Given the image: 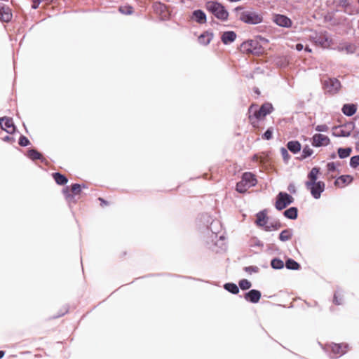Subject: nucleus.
I'll list each match as a JSON object with an SVG mask.
<instances>
[{
	"mask_svg": "<svg viewBox=\"0 0 359 359\" xmlns=\"http://www.w3.org/2000/svg\"><path fill=\"white\" fill-rule=\"evenodd\" d=\"M352 181L353 177L351 175H341L336 180L335 184L343 187L346 184H349Z\"/></svg>",
	"mask_w": 359,
	"mask_h": 359,
	"instance_id": "nucleus-16",
	"label": "nucleus"
},
{
	"mask_svg": "<svg viewBox=\"0 0 359 359\" xmlns=\"http://www.w3.org/2000/svg\"><path fill=\"white\" fill-rule=\"evenodd\" d=\"M250 51L252 53H255V54H259L260 53V51L259 50H256V48H255L254 50H250Z\"/></svg>",
	"mask_w": 359,
	"mask_h": 359,
	"instance_id": "nucleus-46",
	"label": "nucleus"
},
{
	"mask_svg": "<svg viewBox=\"0 0 359 359\" xmlns=\"http://www.w3.org/2000/svg\"><path fill=\"white\" fill-rule=\"evenodd\" d=\"M239 286L242 290H248L251 287V283L247 279H243L239 282Z\"/></svg>",
	"mask_w": 359,
	"mask_h": 359,
	"instance_id": "nucleus-31",
	"label": "nucleus"
},
{
	"mask_svg": "<svg viewBox=\"0 0 359 359\" xmlns=\"http://www.w3.org/2000/svg\"><path fill=\"white\" fill-rule=\"evenodd\" d=\"M352 151L351 148H339L338 149V155L340 158H345L350 156Z\"/></svg>",
	"mask_w": 359,
	"mask_h": 359,
	"instance_id": "nucleus-24",
	"label": "nucleus"
},
{
	"mask_svg": "<svg viewBox=\"0 0 359 359\" xmlns=\"http://www.w3.org/2000/svg\"><path fill=\"white\" fill-rule=\"evenodd\" d=\"M192 18L198 23H205L206 22V15L201 10L194 11Z\"/></svg>",
	"mask_w": 359,
	"mask_h": 359,
	"instance_id": "nucleus-18",
	"label": "nucleus"
},
{
	"mask_svg": "<svg viewBox=\"0 0 359 359\" xmlns=\"http://www.w3.org/2000/svg\"><path fill=\"white\" fill-rule=\"evenodd\" d=\"M267 222L268 217L264 210L257 214L256 224L259 226L264 227L266 231H271L273 226L268 225Z\"/></svg>",
	"mask_w": 359,
	"mask_h": 359,
	"instance_id": "nucleus-9",
	"label": "nucleus"
},
{
	"mask_svg": "<svg viewBox=\"0 0 359 359\" xmlns=\"http://www.w3.org/2000/svg\"><path fill=\"white\" fill-rule=\"evenodd\" d=\"M315 130L318 132H327L329 130V127L326 124L318 125Z\"/></svg>",
	"mask_w": 359,
	"mask_h": 359,
	"instance_id": "nucleus-35",
	"label": "nucleus"
},
{
	"mask_svg": "<svg viewBox=\"0 0 359 359\" xmlns=\"http://www.w3.org/2000/svg\"><path fill=\"white\" fill-rule=\"evenodd\" d=\"M246 271H248V272H254V273H257L258 272V268L257 266H249V267H247L245 269Z\"/></svg>",
	"mask_w": 359,
	"mask_h": 359,
	"instance_id": "nucleus-41",
	"label": "nucleus"
},
{
	"mask_svg": "<svg viewBox=\"0 0 359 359\" xmlns=\"http://www.w3.org/2000/svg\"><path fill=\"white\" fill-rule=\"evenodd\" d=\"M327 168L329 172H334L337 167L336 164L334 162H330L327 164Z\"/></svg>",
	"mask_w": 359,
	"mask_h": 359,
	"instance_id": "nucleus-39",
	"label": "nucleus"
},
{
	"mask_svg": "<svg viewBox=\"0 0 359 359\" xmlns=\"http://www.w3.org/2000/svg\"><path fill=\"white\" fill-rule=\"evenodd\" d=\"M334 302L336 304H340L341 302L338 300V294L336 293L334 297Z\"/></svg>",
	"mask_w": 359,
	"mask_h": 359,
	"instance_id": "nucleus-44",
	"label": "nucleus"
},
{
	"mask_svg": "<svg viewBox=\"0 0 359 359\" xmlns=\"http://www.w3.org/2000/svg\"><path fill=\"white\" fill-rule=\"evenodd\" d=\"M4 355V352L2 351H0V358H1Z\"/></svg>",
	"mask_w": 359,
	"mask_h": 359,
	"instance_id": "nucleus-48",
	"label": "nucleus"
},
{
	"mask_svg": "<svg viewBox=\"0 0 359 359\" xmlns=\"http://www.w3.org/2000/svg\"><path fill=\"white\" fill-rule=\"evenodd\" d=\"M285 266L288 269L297 270L299 268V264L292 259H288L285 262Z\"/></svg>",
	"mask_w": 359,
	"mask_h": 359,
	"instance_id": "nucleus-26",
	"label": "nucleus"
},
{
	"mask_svg": "<svg viewBox=\"0 0 359 359\" xmlns=\"http://www.w3.org/2000/svg\"><path fill=\"white\" fill-rule=\"evenodd\" d=\"M224 288L227 291H229L233 294H237L239 292V289H238V286L234 283H226L224 285Z\"/></svg>",
	"mask_w": 359,
	"mask_h": 359,
	"instance_id": "nucleus-27",
	"label": "nucleus"
},
{
	"mask_svg": "<svg viewBox=\"0 0 359 359\" xmlns=\"http://www.w3.org/2000/svg\"><path fill=\"white\" fill-rule=\"evenodd\" d=\"M27 156L32 160L39 159L41 158V154L34 149H31L28 151Z\"/></svg>",
	"mask_w": 359,
	"mask_h": 359,
	"instance_id": "nucleus-29",
	"label": "nucleus"
},
{
	"mask_svg": "<svg viewBox=\"0 0 359 359\" xmlns=\"http://www.w3.org/2000/svg\"><path fill=\"white\" fill-rule=\"evenodd\" d=\"M254 106H251L249 109V113L251 114L253 113L254 116L257 119H262L264 118L267 114H270L272 111L273 107L271 104L270 103H265L259 109L254 110Z\"/></svg>",
	"mask_w": 359,
	"mask_h": 359,
	"instance_id": "nucleus-6",
	"label": "nucleus"
},
{
	"mask_svg": "<svg viewBox=\"0 0 359 359\" xmlns=\"http://www.w3.org/2000/svg\"><path fill=\"white\" fill-rule=\"evenodd\" d=\"M206 8L218 19L225 20L228 18L229 13L226 10L222 4L217 2H208L206 4Z\"/></svg>",
	"mask_w": 359,
	"mask_h": 359,
	"instance_id": "nucleus-4",
	"label": "nucleus"
},
{
	"mask_svg": "<svg viewBox=\"0 0 359 359\" xmlns=\"http://www.w3.org/2000/svg\"><path fill=\"white\" fill-rule=\"evenodd\" d=\"M304 48V46L301 43H297L296 45V49L298 50V51H300L302 50V49Z\"/></svg>",
	"mask_w": 359,
	"mask_h": 359,
	"instance_id": "nucleus-45",
	"label": "nucleus"
},
{
	"mask_svg": "<svg viewBox=\"0 0 359 359\" xmlns=\"http://www.w3.org/2000/svg\"><path fill=\"white\" fill-rule=\"evenodd\" d=\"M19 144L22 147H25L29 144V141L26 137L21 136L19 140Z\"/></svg>",
	"mask_w": 359,
	"mask_h": 359,
	"instance_id": "nucleus-38",
	"label": "nucleus"
},
{
	"mask_svg": "<svg viewBox=\"0 0 359 359\" xmlns=\"http://www.w3.org/2000/svg\"><path fill=\"white\" fill-rule=\"evenodd\" d=\"M236 16L242 22L257 25L262 22V15L252 9H244L243 7H237L234 10Z\"/></svg>",
	"mask_w": 359,
	"mask_h": 359,
	"instance_id": "nucleus-2",
	"label": "nucleus"
},
{
	"mask_svg": "<svg viewBox=\"0 0 359 359\" xmlns=\"http://www.w3.org/2000/svg\"><path fill=\"white\" fill-rule=\"evenodd\" d=\"M11 140V137L9 136H6L4 138V141H9Z\"/></svg>",
	"mask_w": 359,
	"mask_h": 359,
	"instance_id": "nucleus-47",
	"label": "nucleus"
},
{
	"mask_svg": "<svg viewBox=\"0 0 359 359\" xmlns=\"http://www.w3.org/2000/svg\"><path fill=\"white\" fill-rule=\"evenodd\" d=\"M245 299L252 303H257L261 297V292L256 290H252L245 294Z\"/></svg>",
	"mask_w": 359,
	"mask_h": 359,
	"instance_id": "nucleus-13",
	"label": "nucleus"
},
{
	"mask_svg": "<svg viewBox=\"0 0 359 359\" xmlns=\"http://www.w3.org/2000/svg\"><path fill=\"white\" fill-rule=\"evenodd\" d=\"M356 110L357 107L353 104H345L341 109L342 112L348 116H353Z\"/></svg>",
	"mask_w": 359,
	"mask_h": 359,
	"instance_id": "nucleus-19",
	"label": "nucleus"
},
{
	"mask_svg": "<svg viewBox=\"0 0 359 359\" xmlns=\"http://www.w3.org/2000/svg\"><path fill=\"white\" fill-rule=\"evenodd\" d=\"M121 13L123 14H131L133 13V8L131 6H123L119 8Z\"/></svg>",
	"mask_w": 359,
	"mask_h": 359,
	"instance_id": "nucleus-33",
	"label": "nucleus"
},
{
	"mask_svg": "<svg viewBox=\"0 0 359 359\" xmlns=\"http://www.w3.org/2000/svg\"><path fill=\"white\" fill-rule=\"evenodd\" d=\"M359 165V155L351 158L350 166L355 168Z\"/></svg>",
	"mask_w": 359,
	"mask_h": 359,
	"instance_id": "nucleus-32",
	"label": "nucleus"
},
{
	"mask_svg": "<svg viewBox=\"0 0 359 359\" xmlns=\"http://www.w3.org/2000/svg\"><path fill=\"white\" fill-rule=\"evenodd\" d=\"M280 153H281V155H282V156H283V158L284 161H288V159L290 158V155H289V154H288L287 150L285 148L282 147V148L280 149Z\"/></svg>",
	"mask_w": 359,
	"mask_h": 359,
	"instance_id": "nucleus-36",
	"label": "nucleus"
},
{
	"mask_svg": "<svg viewBox=\"0 0 359 359\" xmlns=\"http://www.w3.org/2000/svg\"><path fill=\"white\" fill-rule=\"evenodd\" d=\"M272 134H273V129L269 128L264 133L263 137L265 140H269L272 138Z\"/></svg>",
	"mask_w": 359,
	"mask_h": 359,
	"instance_id": "nucleus-37",
	"label": "nucleus"
},
{
	"mask_svg": "<svg viewBox=\"0 0 359 359\" xmlns=\"http://www.w3.org/2000/svg\"><path fill=\"white\" fill-rule=\"evenodd\" d=\"M72 191L76 194H79L81 191V185L79 184H72Z\"/></svg>",
	"mask_w": 359,
	"mask_h": 359,
	"instance_id": "nucleus-40",
	"label": "nucleus"
},
{
	"mask_svg": "<svg viewBox=\"0 0 359 359\" xmlns=\"http://www.w3.org/2000/svg\"><path fill=\"white\" fill-rule=\"evenodd\" d=\"M213 38V35L210 32H204L198 37V42L204 46L208 45Z\"/></svg>",
	"mask_w": 359,
	"mask_h": 359,
	"instance_id": "nucleus-20",
	"label": "nucleus"
},
{
	"mask_svg": "<svg viewBox=\"0 0 359 359\" xmlns=\"http://www.w3.org/2000/svg\"><path fill=\"white\" fill-rule=\"evenodd\" d=\"M0 126L2 130L11 134L14 133L15 130L13 120L7 117H3L0 118Z\"/></svg>",
	"mask_w": 359,
	"mask_h": 359,
	"instance_id": "nucleus-11",
	"label": "nucleus"
},
{
	"mask_svg": "<svg viewBox=\"0 0 359 359\" xmlns=\"http://www.w3.org/2000/svg\"><path fill=\"white\" fill-rule=\"evenodd\" d=\"M305 50L307 51V52H311V49L309 48V47H306L305 48Z\"/></svg>",
	"mask_w": 359,
	"mask_h": 359,
	"instance_id": "nucleus-49",
	"label": "nucleus"
},
{
	"mask_svg": "<svg viewBox=\"0 0 359 359\" xmlns=\"http://www.w3.org/2000/svg\"><path fill=\"white\" fill-rule=\"evenodd\" d=\"M313 153V151L311 148H310V147L309 146H306L305 147H304L303 150H302V157L303 158H307L310 156H311Z\"/></svg>",
	"mask_w": 359,
	"mask_h": 359,
	"instance_id": "nucleus-30",
	"label": "nucleus"
},
{
	"mask_svg": "<svg viewBox=\"0 0 359 359\" xmlns=\"http://www.w3.org/2000/svg\"><path fill=\"white\" fill-rule=\"evenodd\" d=\"M236 38V34L234 32L229 31V32H225L223 33L222 36V41L224 44H229L235 41Z\"/></svg>",
	"mask_w": 359,
	"mask_h": 359,
	"instance_id": "nucleus-15",
	"label": "nucleus"
},
{
	"mask_svg": "<svg viewBox=\"0 0 359 359\" xmlns=\"http://www.w3.org/2000/svg\"><path fill=\"white\" fill-rule=\"evenodd\" d=\"M320 172L318 168H313L308 175V180L305 182L306 188L310 190L311 196L318 199L324 191L325 184L322 181H317Z\"/></svg>",
	"mask_w": 359,
	"mask_h": 359,
	"instance_id": "nucleus-1",
	"label": "nucleus"
},
{
	"mask_svg": "<svg viewBox=\"0 0 359 359\" xmlns=\"http://www.w3.org/2000/svg\"><path fill=\"white\" fill-rule=\"evenodd\" d=\"M53 177L55 181L56 182V183L58 184H60V185L65 184L68 181L67 177L65 175H61L59 172L53 173Z\"/></svg>",
	"mask_w": 359,
	"mask_h": 359,
	"instance_id": "nucleus-22",
	"label": "nucleus"
},
{
	"mask_svg": "<svg viewBox=\"0 0 359 359\" xmlns=\"http://www.w3.org/2000/svg\"><path fill=\"white\" fill-rule=\"evenodd\" d=\"M323 86L325 91L332 95L337 93L341 88L340 82L337 79L331 78L325 79Z\"/></svg>",
	"mask_w": 359,
	"mask_h": 359,
	"instance_id": "nucleus-5",
	"label": "nucleus"
},
{
	"mask_svg": "<svg viewBox=\"0 0 359 359\" xmlns=\"http://www.w3.org/2000/svg\"><path fill=\"white\" fill-rule=\"evenodd\" d=\"M287 146L288 149L294 154L297 153L301 149V144L297 141H290Z\"/></svg>",
	"mask_w": 359,
	"mask_h": 359,
	"instance_id": "nucleus-21",
	"label": "nucleus"
},
{
	"mask_svg": "<svg viewBox=\"0 0 359 359\" xmlns=\"http://www.w3.org/2000/svg\"><path fill=\"white\" fill-rule=\"evenodd\" d=\"M273 22L278 26L284 27H289L292 24L290 19L283 15H274Z\"/></svg>",
	"mask_w": 359,
	"mask_h": 359,
	"instance_id": "nucleus-12",
	"label": "nucleus"
},
{
	"mask_svg": "<svg viewBox=\"0 0 359 359\" xmlns=\"http://www.w3.org/2000/svg\"><path fill=\"white\" fill-rule=\"evenodd\" d=\"M347 346L345 344H334L331 346V350L333 353L337 355H341L346 352Z\"/></svg>",
	"mask_w": 359,
	"mask_h": 359,
	"instance_id": "nucleus-17",
	"label": "nucleus"
},
{
	"mask_svg": "<svg viewBox=\"0 0 359 359\" xmlns=\"http://www.w3.org/2000/svg\"><path fill=\"white\" fill-rule=\"evenodd\" d=\"M284 215L289 219H294L297 217V209L294 207L290 208L284 212Z\"/></svg>",
	"mask_w": 359,
	"mask_h": 359,
	"instance_id": "nucleus-23",
	"label": "nucleus"
},
{
	"mask_svg": "<svg viewBox=\"0 0 359 359\" xmlns=\"http://www.w3.org/2000/svg\"><path fill=\"white\" fill-rule=\"evenodd\" d=\"M330 144V139L323 134H314L311 138V144L315 147H326Z\"/></svg>",
	"mask_w": 359,
	"mask_h": 359,
	"instance_id": "nucleus-8",
	"label": "nucleus"
},
{
	"mask_svg": "<svg viewBox=\"0 0 359 359\" xmlns=\"http://www.w3.org/2000/svg\"><path fill=\"white\" fill-rule=\"evenodd\" d=\"M99 200H100L102 203H105V201H104L103 199H102V198H99Z\"/></svg>",
	"mask_w": 359,
	"mask_h": 359,
	"instance_id": "nucleus-50",
	"label": "nucleus"
},
{
	"mask_svg": "<svg viewBox=\"0 0 359 359\" xmlns=\"http://www.w3.org/2000/svg\"><path fill=\"white\" fill-rule=\"evenodd\" d=\"M32 1L33 4L32 5V8L34 9L37 8L41 2V0H32Z\"/></svg>",
	"mask_w": 359,
	"mask_h": 359,
	"instance_id": "nucleus-42",
	"label": "nucleus"
},
{
	"mask_svg": "<svg viewBox=\"0 0 359 359\" xmlns=\"http://www.w3.org/2000/svg\"><path fill=\"white\" fill-rule=\"evenodd\" d=\"M315 43L320 46L327 48L332 44V39L327 34H320L315 37Z\"/></svg>",
	"mask_w": 359,
	"mask_h": 359,
	"instance_id": "nucleus-10",
	"label": "nucleus"
},
{
	"mask_svg": "<svg viewBox=\"0 0 359 359\" xmlns=\"http://www.w3.org/2000/svg\"><path fill=\"white\" fill-rule=\"evenodd\" d=\"M293 202V198L287 193L280 192L277 196L276 208L280 210Z\"/></svg>",
	"mask_w": 359,
	"mask_h": 359,
	"instance_id": "nucleus-7",
	"label": "nucleus"
},
{
	"mask_svg": "<svg viewBox=\"0 0 359 359\" xmlns=\"http://www.w3.org/2000/svg\"><path fill=\"white\" fill-rule=\"evenodd\" d=\"M271 265L275 269H281L284 267V263L279 259H273L271 260Z\"/></svg>",
	"mask_w": 359,
	"mask_h": 359,
	"instance_id": "nucleus-28",
	"label": "nucleus"
},
{
	"mask_svg": "<svg viewBox=\"0 0 359 359\" xmlns=\"http://www.w3.org/2000/svg\"><path fill=\"white\" fill-rule=\"evenodd\" d=\"M334 135L337 137H348L351 135V132L340 129L337 133Z\"/></svg>",
	"mask_w": 359,
	"mask_h": 359,
	"instance_id": "nucleus-34",
	"label": "nucleus"
},
{
	"mask_svg": "<svg viewBox=\"0 0 359 359\" xmlns=\"http://www.w3.org/2000/svg\"><path fill=\"white\" fill-rule=\"evenodd\" d=\"M257 179L251 172H245L243 174L241 180L236 184V190L240 193H245L248 189L255 186Z\"/></svg>",
	"mask_w": 359,
	"mask_h": 359,
	"instance_id": "nucleus-3",
	"label": "nucleus"
},
{
	"mask_svg": "<svg viewBox=\"0 0 359 359\" xmlns=\"http://www.w3.org/2000/svg\"><path fill=\"white\" fill-rule=\"evenodd\" d=\"M12 18V14L8 7L0 6V20L4 22H8Z\"/></svg>",
	"mask_w": 359,
	"mask_h": 359,
	"instance_id": "nucleus-14",
	"label": "nucleus"
},
{
	"mask_svg": "<svg viewBox=\"0 0 359 359\" xmlns=\"http://www.w3.org/2000/svg\"><path fill=\"white\" fill-rule=\"evenodd\" d=\"M288 191L291 193H294L295 192V186L292 184H290L289 186H288Z\"/></svg>",
	"mask_w": 359,
	"mask_h": 359,
	"instance_id": "nucleus-43",
	"label": "nucleus"
},
{
	"mask_svg": "<svg viewBox=\"0 0 359 359\" xmlns=\"http://www.w3.org/2000/svg\"><path fill=\"white\" fill-rule=\"evenodd\" d=\"M292 236V230L285 229L283 230L280 233L279 238L281 241H287L291 238Z\"/></svg>",
	"mask_w": 359,
	"mask_h": 359,
	"instance_id": "nucleus-25",
	"label": "nucleus"
}]
</instances>
